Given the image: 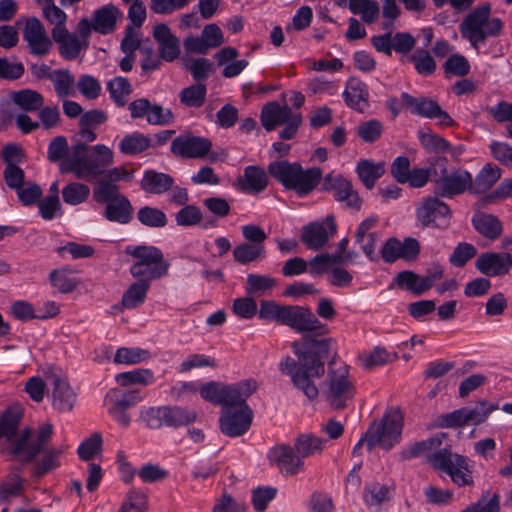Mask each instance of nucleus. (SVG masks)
Returning <instances> with one entry per match:
<instances>
[{
    "instance_id": "1",
    "label": "nucleus",
    "mask_w": 512,
    "mask_h": 512,
    "mask_svg": "<svg viewBox=\"0 0 512 512\" xmlns=\"http://www.w3.org/2000/svg\"><path fill=\"white\" fill-rule=\"evenodd\" d=\"M259 317L276 321L300 333H307L301 341L292 343L297 360L286 357L280 363V370L291 377L295 387L308 399L314 400L319 394L315 384L325 374V361L329 356L331 338H324L329 330L314 313L297 305H279L274 301L260 302Z\"/></svg>"
},
{
    "instance_id": "2",
    "label": "nucleus",
    "mask_w": 512,
    "mask_h": 512,
    "mask_svg": "<svg viewBox=\"0 0 512 512\" xmlns=\"http://www.w3.org/2000/svg\"><path fill=\"white\" fill-rule=\"evenodd\" d=\"M445 434H438L426 440L414 443L403 450L400 457L403 460L426 456V462L436 470L448 474L459 487L474 484L472 470L467 457L454 453L450 446L441 447Z\"/></svg>"
},
{
    "instance_id": "3",
    "label": "nucleus",
    "mask_w": 512,
    "mask_h": 512,
    "mask_svg": "<svg viewBox=\"0 0 512 512\" xmlns=\"http://www.w3.org/2000/svg\"><path fill=\"white\" fill-rule=\"evenodd\" d=\"M53 433V425L45 422L37 427L31 441H28L26 433L13 446L16 459L26 463L36 459L34 466V476L36 477L58 469L61 466V457L68 449L65 444L49 446Z\"/></svg>"
},
{
    "instance_id": "4",
    "label": "nucleus",
    "mask_w": 512,
    "mask_h": 512,
    "mask_svg": "<svg viewBox=\"0 0 512 512\" xmlns=\"http://www.w3.org/2000/svg\"><path fill=\"white\" fill-rule=\"evenodd\" d=\"M114 162L113 151L103 144L88 146L77 142L71 146L69 156L59 164L61 173H73L77 179L94 181Z\"/></svg>"
},
{
    "instance_id": "5",
    "label": "nucleus",
    "mask_w": 512,
    "mask_h": 512,
    "mask_svg": "<svg viewBox=\"0 0 512 512\" xmlns=\"http://www.w3.org/2000/svg\"><path fill=\"white\" fill-rule=\"evenodd\" d=\"M403 429V415L399 409L389 410L379 422H373L353 449L360 455L361 448L366 445L368 451L375 447L390 450L400 441Z\"/></svg>"
},
{
    "instance_id": "6",
    "label": "nucleus",
    "mask_w": 512,
    "mask_h": 512,
    "mask_svg": "<svg viewBox=\"0 0 512 512\" xmlns=\"http://www.w3.org/2000/svg\"><path fill=\"white\" fill-rule=\"evenodd\" d=\"M268 172L285 188L295 191L299 196L312 192L322 178L320 168L303 170L300 164L286 160L270 163Z\"/></svg>"
},
{
    "instance_id": "7",
    "label": "nucleus",
    "mask_w": 512,
    "mask_h": 512,
    "mask_svg": "<svg viewBox=\"0 0 512 512\" xmlns=\"http://www.w3.org/2000/svg\"><path fill=\"white\" fill-rule=\"evenodd\" d=\"M491 4L486 2L468 13L459 26L462 37L478 48L489 37H498L503 30L500 18H490Z\"/></svg>"
},
{
    "instance_id": "8",
    "label": "nucleus",
    "mask_w": 512,
    "mask_h": 512,
    "mask_svg": "<svg viewBox=\"0 0 512 512\" xmlns=\"http://www.w3.org/2000/svg\"><path fill=\"white\" fill-rule=\"evenodd\" d=\"M126 253L134 259L129 272L135 279L151 283L168 274L170 263L159 248L145 245L129 246Z\"/></svg>"
},
{
    "instance_id": "9",
    "label": "nucleus",
    "mask_w": 512,
    "mask_h": 512,
    "mask_svg": "<svg viewBox=\"0 0 512 512\" xmlns=\"http://www.w3.org/2000/svg\"><path fill=\"white\" fill-rule=\"evenodd\" d=\"M356 388L349 378L348 367L344 364H330L324 382L323 395L333 410H343L355 396Z\"/></svg>"
},
{
    "instance_id": "10",
    "label": "nucleus",
    "mask_w": 512,
    "mask_h": 512,
    "mask_svg": "<svg viewBox=\"0 0 512 512\" xmlns=\"http://www.w3.org/2000/svg\"><path fill=\"white\" fill-rule=\"evenodd\" d=\"M447 165L448 160L445 157H435V166L438 168V171H434L435 194L452 198L466 191L472 193L471 173L462 168L448 172Z\"/></svg>"
},
{
    "instance_id": "11",
    "label": "nucleus",
    "mask_w": 512,
    "mask_h": 512,
    "mask_svg": "<svg viewBox=\"0 0 512 512\" xmlns=\"http://www.w3.org/2000/svg\"><path fill=\"white\" fill-rule=\"evenodd\" d=\"M257 389L256 381L252 379L244 380L235 384H225L222 382L211 381L199 389L200 396L222 408L232 404L243 396H251Z\"/></svg>"
},
{
    "instance_id": "12",
    "label": "nucleus",
    "mask_w": 512,
    "mask_h": 512,
    "mask_svg": "<svg viewBox=\"0 0 512 512\" xmlns=\"http://www.w3.org/2000/svg\"><path fill=\"white\" fill-rule=\"evenodd\" d=\"M249 396H243L232 404L223 407L219 418L220 430L228 437H239L245 434L253 420V412L246 403Z\"/></svg>"
},
{
    "instance_id": "13",
    "label": "nucleus",
    "mask_w": 512,
    "mask_h": 512,
    "mask_svg": "<svg viewBox=\"0 0 512 512\" xmlns=\"http://www.w3.org/2000/svg\"><path fill=\"white\" fill-rule=\"evenodd\" d=\"M498 409L497 404L486 400L476 402L473 407H463L438 418L442 428H459L467 425H479L487 420L489 415Z\"/></svg>"
},
{
    "instance_id": "14",
    "label": "nucleus",
    "mask_w": 512,
    "mask_h": 512,
    "mask_svg": "<svg viewBox=\"0 0 512 512\" xmlns=\"http://www.w3.org/2000/svg\"><path fill=\"white\" fill-rule=\"evenodd\" d=\"M415 215L422 227L446 229L450 225L452 211L437 197H427L418 205Z\"/></svg>"
},
{
    "instance_id": "15",
    "label": "nucleus",
    "mask_w": 512,
    "mask_h": 512,
    "mask_svg": "<svg viewBox=\"0 0 512 512\" xmlns=\"http://www.w3.org/2000/svg\"><path fill=\"white\" fill-rule=\"evenodd\" d=\"M48 387L52 388L53 406L60 412H69L74 407L76 395L70 387L65 374L57 368L45 372Z\"/></svg>"
},
{
    "instance_id": "16",
    "label": "nucleus",
    "mask_w": 512,
    "mask_h": 512,
    "mask_svg": "<svg viewBox=\"0 0 512 512\" xmlns=\"http://www.w3.org/2000/svg\"><path fill=\"white\" fill-rule=\"evenodd\" d=\"M268 459L286 477L296 476L305 470L304 461L295 448L290 445L279 444L274 446L268 452Z\"/></svg>"
},
{
    "instance_id": "17",
    "label": "nucleus",
    "mask_w": 512,
    "mask_h": 512,
    "mask_svg": "<svg viewBox=\"0 0 512 512\" xmlns=\"http://www.w3.org/2000/svg\"><path fill=\"white\" fill-rule=\"evenodd\" d=\"M337 233L333 215H328L322 222H311L302 227L301 242L310 250L323 248Z\"/></svg>"
},
{
    "instance_id": "18",
    "label": "nucleus",
    "mask_w": 512,
    "mask_h": 512,
    "mask_svg": "<svg viewBox=\"0 0 512 512\" xmlns=\"http://www.w3.org/2000/svg\"><path fill=\"white\" fill-rule=\"evenodd\" d=\"M21 420V412L17 409H8L0 417V438L6 439L7 450L14 456V444L24 435L28 434V441L34 437L35 430L25 428L18 431L19 423Z\"/></svg>"
},
{
    "instance_id": "19",
    "label": "nucleus",
    "mask_w": 512,
    "mask_h": 512,
    "mask_svg": "<svg viewBox=\"0 0 512 512\" xmlns=\"http://www.w3.org/2000/svg\"><path fill=\"white\" fill-rule=\"evenodd\" d=\"M212 147L209 139L193 135H180L171 143V152L182 158H204Z\"/></svg>"
},
{
    "instance_id": "20",
    "label": "nucleus",
    "mask_w": 512,
    "mask_h": 512,
    "mask_svg": "<svg viewBox=\"0 0 512 512\" xmlns=\"http://www.w3.org/2000/svg\"><path fill=\"white\" fill-rule=\"evenodd\" d=\"M323 189L333 191L335 199L339 202H345L348 208L360 210L362 200L358 192L353 188L352 183L342 176L327 175L324 178Z\"/></svg>"
},
{
    "instance_id": "21",
    "label": "nucleus",
    "mask_w": 512,
    "mask_h": 512,
    "mask_svg": "<svg viewBox=\"0 0 512 512\" xmlns=\"http://www.w3.org/2000/svg\"><path fill=\"white\" fill-rule=\"evenodd\" d=\"M23 37L28 43L30 53L33 55L44 56L53 46L43 24L37 18H30L27 20L23 31Z\"/></svg>"
},
{
    "instance_id": "22",
    "label": "nucleus",
    "mask_w": 512,
    "mask_h": 512,
    "mask_svg": "<svg viewBox=\"0 0 512 512\" xmlns=\"http://www.w3.org/2000/svg\"><path fill=\"white\" fill-rule=\"evenodd\" d=\"M53 40L59 44V53L66 60L76 59L83 49L89 45L88 41H81L75 33H69L66 28L52 29Z\"/></svg>"
},
{
    "instance_id": "23",
    "label": "nucleus",
    "mask_w": 512,
    "mask_h": 512,
    "mask_svg": "<svg viewBox=\"0 0 512 512\" xmlns=\"http://www.w3.org/2000/svg\"><path fill=\"white\" fill-rule=\"evenodd\" d=\"M153 37L158 43L159 54L162 60L172 62L180 55L179 39L171 33L168 25L157 24L153 29Z\"/></svg>"
},
{
    "instance_id": "24",
    "label": "nucleus",
    "mask_w": 512,
    "mask_h": 512,
    "mask_svg": "<svg viewBox=\"0 0 512 512\" xmlns=\"http://www.w3.org/2000/svg\"><path fill=\"white\" fill-rule=\"evenodd\" d=\"M475 266L482 274L487 276H499L509 271V261L506 253H483L477 258Z\"/></svg>"
},
{
    "instance_id": "25",
    "label": "nucleus",
    "mask_w": 512,
    "mask_h": 512,
    "mask_svg": "<svg viewBox=\"0 0 512 512\" xmlns=\"http://www.w3.org/2000/svg\"><path fill=\"white\" fill-rule=\"evenodd\" d=\"M294 114L288 105L280 106L278 102H270L262 108L261 124L267 131H273L277 126L291 119Z\"/></svg>"
},
{
    "instance_id": "26",
    "label": "nucleus",
    "mask_w": 512,
    "mask_h": 512,
    "mask_svg": "<svg viewBox=\"0 0 512 512\" xmlns=\"http://www.w3.org/2000/svg\"><path fill=\"white\" fill-rule=\"evenodd\" d=\"M343 97L346 105L358 112H364L369 106L367 85L358 79L349 80Z\"/></svg>"
},
{
    "instance_id": "27",
    "label": "nucleus",
    "mask_w": 512,
    "mask_h": 512,
    "mask_svg": "<svg viewBox=\"0 0 512 512\" xmlns=\"http://www.w3.org/2000/svg\"><path fill=\"white\" fill-rule=\"evenodd\" d=\"M475 230L489 240L499 238L503 232L501 221L492 214L477 213L472 218Z\"/></svg>"
},
{
    "instance_id": "28",
    "label": "nucleus",
    "mask_w": 512,
    "mask_h": 512,
    "mask_svg": "<svg viewBox=\"0 0 512 512\" xmlns=\"http://www.w3.org/2000/svg\"><path fill=\"white\" fill-rule=\"evenodd\" d=\"M268 183V177L263 168L259 166H247L244 175L239 179L241 190L249 193L263 191Z\"/></svg>"
},
{
    "instance_id": "29",
    "label": "nucleus",
    "mask_w": 512,
    "mask_h": 512,
    "mask_svg": "<svg viewBox=\"0 0 512 512\" xmlns=\"http://www.w3.org/2000/svg\"><path fill=\"white\" fill-rule=\"evenodd\" d=\"M400 99L403 106L409 109L411 113L420 115L422 117L433 119L435 112L438 111L439 105L437 102L429 98H415L410 94L403 92L400 96Z\"/></svg>"
},
{
    "instance_id": "30",
    "label": "nucleus",
    "mask_w": 512,
    "mask_h": 512,
    "mask_svg": "<svg viewBox=\"0 0 512 512\" xmlns=\"http://www.w3.org/2000/svg\"><path fill=\"white\" fill-rule=\"evenodd\" d=\"M173 178L165 173L148 170L144 173L141 188L150 194H163L172 188Z\"/></svg>"
},
{
    "instance_id": "31",
    "label": "nucleus",
    "mask_w": 512,
    "mask_h": 512,
    "mask_svg": "<svg viewBox=\"0 0 512 512\" xmlns=\"http://www.w3.org/2000/svg\"><path fill=\"white\" fill-rule=\"evenodd\" d=\"M501 174L502 171L498 166L487 163L479 171L475 179L472 178V193L481 194L487 192L500 179Z\"/></svg>"
},
{
    "instance_id": "32",
    "label": "nucleus",
    "mask_w": 512,
    "mask_h": 512,
    "mask_svg": "<svg viewBox=\"0 0 512 512\" xmlns=\"http://www.w3.org/2000/svg\"><path fill=\"white\" fill-rule=\"evenodd\" d=\"M325 443V439L313 434L304 433L295 438L293 447L304 461L305 458L321 454Z\"/></svg>"
},
{
    "instance_id": "33",
    "label": "nucleus",
    "mask_w": 512,
    "mask_h": 512,
    "mask_svg": "<svg viewBox=\"0 0 512 512\" xmlns=\"http://www.w3.org/2000/svg\"><path fill=\"white\" fill-rule=\"evenodd\" d=\"M118 8L114 5H107L93 13V30L101 34H107L114 30L116 26Z\"/></svg>"
},
{
    "instance_id": "34",
    "label": "nucleus",
    "mask_w": 512,
    "mask_h": 512,
    "mask_svg": "<svg viewBox=\"0 0 512 512\" xmlns=\"http://www.w3.org/2000/svg\"><path fill=\"white\" fill-rule=\"evenodd\" d=\"M132 211V205L125 196L107 203L104 215L109 221L127 224L132 219Z\"/></svg>"
},
{
    "instance_id": "35",
    "label": "nucleus",
    "mask_w": 512,
    "mask_h": 512,
    "mask_svg": "<svg viewBox=\"0 0 512 512\" xmlns=\"http://www.w3.org/2000/svg\"><path fill=\"white\" fill-rule=\"evenodd\" d=\"M151 283L147 280L137 279L124 292L121 304L126 309H134L144 303Z\"/></svg>"
},
{
    "instance_id": "36",
    "label": "nucleus",
    "mask_w": 512,
    "mask_h": 512,
    "mask_svg": "<svg viewBox=\"0 0 512 512\" xmlns=\"http://www.w3.org/2000/svg\"><path fill=\"white\" fill-rule=\"evenodd\" d=\"M11 99L15 105L25 112L38 111L44 105L43 96L38 91L32 89L12 92Z\"/></svg>"
},
{
    "instance_id": "37",
    "label": "nucleus",
    "mask_w": 512,
    "mask_h": 512,
    "mask_svg": "<svg viewBox=\"0 0 512 512\" xmlns=\"http://www.w3.org/2000/svg\"><path fill=\"white\" fill-rule=\"evenodd\" d=\"M384 165L371 160H360L356 167L358 177L367 189H372L376 181L384 174Z\"/></svg>"
},
{
    "instance_id": "38",
    "label": "nucleus",
    "mask_w": 512,
    "mask_h": 512,
    "mask_svg": "<svg viewBox=\"0 0 512 512\" xmlns=\"http://www.w3.org/2000/svg\"><path fill=\"white\" fill-rule=\"evenodd\" d=\"M50 81L53 83L57 97L66 98L74 95L75 77L68 69L54 70Z\"/></svg>"
},
{
    "instance_id": "39",
    "label": "nucleus",
    "mask_w": 512,
    "mask_h": 512,
    "mask_svg": "<svg viewBox=\"0 0 512 512\" xmlns=\"http://www.w3.org/2000/svg\"><path fill=\"white\" fill-rule=\"evenodd\" d=\"M151 146V139L142 133L125 135L119 143V150L125 155L139 154Z\"/></svg>"
},
{
    "instance_id": "40",
    "label": "nucleus",
    "mask_w": 512,
    "mask_h": 512,
    "mask_svg": "<svg viewBox=\"0 0 512 512\" xmlns=\"http://www.w3.org/2000/svg\"><path fill=\"white\" fill-rule=\"evenodd\" d=\"M265 253L264 245L247 242L239 244L233 249L234 260L243 265L256 262L264 258Z\"/></svg>"
},
{
    "instance_id": "41",
    "label": "nucleus",
    "mask_w": 512,
    "mask_h": 512,
    "mask_svg": "<svg viewBox=\"0 0 512 512\" xmlns=\"http://www.w3.org/2000/svg\"><path fill=\"white\" fill-rule=\"evenodd\" d=\"M349 9L353 14L360 15L367 24L374 23L380 13L376 0H349Z\"/></svg>"
},
{
    "instance_id": "42",
    "label": "nucleus",
    "mask_w": 512,
    "mask_h": 512,
    "mask_svg": "<svg viewBox=\"0 0 512 512\" xmlns=\"http://www.w3.org/2000/svg\"><path fill=\"white\" fill-rule=\"evenodd\" d=\"M49 279L52 286L64 294L71 293L79 284L73 271L67 268L54 269L50 272Z\"/></svg>"
},
{
    "instance_id": "43",
    "label": "nucleus",
    "mask_w": 512,
    "mask_h": 512,
    "mask_svg": "<svg viewBox=\"0 0 512 512\" xmlns=\"http://www.w3.org/2000/svg\"><path fill=\"white\" fill-rule=\"evenodd\" d=\"M278 285L275 278L268 275L248 274L245 291L249 295H263Z\"/></svg>"
},
{
    "instance_id": "44",
    "label": "nucleus",
    "mask_w": 512,
    "mask_h": 512,
    "mask_svg": "<svg viewBox=\"0 0 512 512\" xmlns=\"http://www.w3.org/2000/svg\"><path fill=\"white\" fill-rule=\"evenodd\" d=\"M165 425L169 427H179L193 423L197 418V413L179 406H165Z\"/></svg>"
},
{
    "instance_id": "45",
    "label": "nucleus",
    "mask_w": 512,
    "mask_h": 512,
    "mask_svg": "<svg viewBox=\"0 0 512 512\" xmlns=\"http://www.w3.org/2000/svg\"><path fill=\"white\" fill-rule=\"evenodd\" d=\"M206 94V85L197 83L182 89L179 93V99L187 107L200 108L205 103Z\"/></svg>"
},
{
    "instance_id": "46",
    "label": "nucleus",
    "mask_w": 512,
    "mask_h": 512,
    "mask_svg": "<svg viewBox=\"0 0 512 512\" xmlns=\"http://www.w3.org/2000/svg\"><path fill=\"white\" fill-rule=\"evenodd\" d=\"M23 479L18 472L12 471L0 483V501L8 502L11 498L17 497L22 493Z\"/></svg>"
},
{
    "instance_id": "47",
    "label": "nucleus",
    "mask_w": 512,
    "mask_h": 512,
    "mask_svg": "<svg viewBox=\"0 0 512 512\" xmlns=\"http://www.w3.org/2000/svg\"><path fill=\"white\" fill-rule=\"evenodd\" d=\"M90 194V188L80 182H72L62 189L63 201L68 205H79L85 202Z\"/></svg>"
},
{
    "instance_id": "48",
    "label": "nucleus",
    "mask_w": 512,
    "mask_h": 512,
    "mask_svg": "<svg viewBox=\"0 0 512 512\" xmlns=\"http://www.w3.org/2000/svg\"><path fill=\"white\" fill-rule=\"evenodd\" d=\"M98 184L93 189V199L99 204H107L115 199L125 197L119 192V187L115 183H108L102 179H97Z\"/></svg>"
},
{
    "instance_id": "49",
    "label": "nucleus",
    "mask_w": 512,
    "mask_h": 512,
    "mask_svg": "<svg viewBox=\"0 0 512 512\" xmlns=\"http://www.w3.org/2000/svg\"><path fill=\"white\" fill-rule=\"evenodd\" d=\"M394 281L399 288L406 289L415 295L425 293L422 276L413 271L406 270L399 272Z\"/></svg>"
},
{
    "instance_id": "50",
    "label": "nucleus",
    "mask_w": 512,
    "mask_h": 512,
    "mask_svg": "<svg viewBox=\"0 0 512 512\" xmlns=\"http://www.w3.org/2000/svg\"><path fill=\"white\" fill-rule=\"evenodd\" d=\"M38 2L42 5L45 19L54 25L53 29L66 28L67 15L60 7L56 6L55 0H38Z\"/></svg>"
},
{
    "instance_id": "51",
    "label": "nucleus",
    "mask_w": 512,
    "mask_h": 512,
    "mask_svg": "<svg viewBox=\"0 0 512 512\" xmlns=\"http://www.w3.org/2000/svg\"><path fill=\"white\" fill-rule=\"evenodd\" d=\"M102 451V436L95 432L85 439L78 447L77 454L81 460L89 461Z\"/></svg>"
},
{
    "instance_id": "52",
    "label": "nucleus",
    "mask_w": 512,
    "mask_h": 512,
    "mask_svg": "<svg viewBox=\"0 0 512 512\" xmlns=\"http://www.w3.org/2000/svg\"><path fill=\"white\" fill-rule=\"evenodd\" d=\"M138 220L145 226L160 228L167 224V217L160 209L145 206L137 213Z\"/></svg>"
},
{
    "instance_id": "53",
    "label": "nucleus",
    "mask_w": 512,
    "mask_h": 512,
    "mask_svg": "<svg viewBox=\"0 0 512 512\" xmlns=\"http://www.w3.org/2000/svg\"><path fill=\"white\" fill-rule=\"evenodd\" d=\"M415 70L423 76L432 75L436 70V62L427 50L420 49L410 56Z\"/></svg>"
},
{
    "instance_id": "54",
    "label": "nucleus",
    "mask_w": 512,
    "mask_h": 512,
    "mask_svg": "<svg viewBox=\"0 0 512 512\" xmlns=\"http://www.w3.org/2000/svg\"><path fill=\"white\" fill-rule=\"evenodd\" d=\"M107 88L111 97L119 106L125 105L127 97L132 92L130 82L124 77H115L108 82Z\"/></svg>"
},
{
    "instance_id": "55",
    "label": "nucleus",
    "mask_w": 512,
    "mask_h": 512,
    "mask_svg": "<svg viewBox=\"0 0 512 512\" xmlns=\"http://www.w3.org/2000/svg\"><path fill=\"white\" fill-rule=\"evenodd\" d=\"M165 416V406L143 407L139 418L148 429H160L165 425Z\"/></svg>"
},
{
    "instance_id": "56",
    "label": "nucleus",
    "mask_w": 512,
    "mask_h": 512,
    "mask_svg": "<svg viewBox=\"0 0 512 512\" xmlns=\"http://www.w3.org/2000/svg\"><path fill=\"white\" fill-rule=\"evenodd\" d=\"M153 380V373L149 369H136L129 372H123L116 376V381L121 386H130L133 384L148 385Z\"/></svg>"
},
{
    "instance_id": "57",
    "label": "nucleus",
    "mask_w": 512,
    "mask_h": 512,
    "mask_svg": "<svg viewBox=\"0 0 512 512\" xmlns=\"http://www.w3.org/2000/svg\"><path fill=\"white\" fill-rule=\"evenodd\" d=\"M397 353H389L385 348L377 346L373 351L362 358V364L366 369L385 365L397 360Z\"/></svg>"
},
{
    "instance_id": "58",
    "label": "nucleus",
    "mask_w": 512,
    "mask_h": 512,
    "mask_svg": "<svg viewBox=\"0 0 512 512\" xmlns=\"http://www.w3.org/2000/svg\"><path fill=\"white\" fill-rule=\"evenodd\" d=\"M70 151L67 139L64 136H56L48 145L47 158L52 163L61 164L69 156Z\"/></svg>"
},
{
    "instance_id": "59",
    "label": "nucleus",
    "mask_w": 512,
    "mask_h": 512,
    "mask_svg": "<svg viewBox=\"0 0 512 512\" xmlns=\"http://www.w3.org/2000/svg\"><path fill=\"white\" fill-rule=\"evenodd\" d=\"M419 140L424 149L430 153H444L450 150V143L431 131L419 132Z\"/></svg>"
},
{
    "instance_id": "60",
    "label": "nucleus",
    "mask_w": 512,
    "mask_h": 512,
    "mask_svg": "<svg viewBox=\"0 0 512 512\" xmlns=\"http://www.w3.org/2000/svg\"><path fill=\"white\" fill-rule=\"evenodd\" d=\"M149 357L150 353L148 350L122 347L117 349L114 355V362L120 364H138L147 360Z\"/></svg>"
},
{
    "instance_id": "61",
    "label": "nucleus",
    "mask_w": 512,
    "mask_h": 512,
    "mask_svg": "<svg viewBox=\"0 0 512 512\" xmlns=\"http://www.w3.org/2000/svg\"><path fill=\"white\" fill-rule=\"evenodd\" d=\"M389 500V489L386 485L373 483L365 488L364 501L368 506L377 509Z\"/></svg>"
},
{
    "instance_id": "62",
    "label": "nucleus",
    "mask_w": 512,
    "mask_h": 512,
    "mask_svg": "<svg viewBox=\"0 0 512 512\" xmlns=\"http://www.w3.org/2000/svg\"><path fill=\"white\" fill-rule=\"evenodd\" d=\"M202 219V211L195 205H185L175 214L176 224L182 227L196 226L201 223Z\"/></svg>"
},
{
    "instance_id": "63",
    "label": "nucleus",
    "mask_w": 512,
    "mask_h": 512,
    "mask_svg": "<svg viewBox=\"0 0 512 512\" xmlns=\"http://www.w3.org/2000/svg\"><path fill=\"white\" fill-rule=\"evenodd\" d=\"M357 135L365 143H373L377 141L383 133V125L376 119L361 122L356 129Z\"/></svg>"
},
{
    "instance_id": "64",
    "label": "nucleus",
    "mask_w": 512,
    "mask_h": 512,
    "mask_svg": "<svg viewBox=\"0 0 512 512\" xmlns=\"http://www.w3.org/2000/svg\"><path fill=\"white\" fill-rule=\"evenodd\" d=\"M487 494L482 495L476 503L469 505L461 512H500L499 494L494 493L490 499H487Z\"/></svg>"
}]
</instances>
